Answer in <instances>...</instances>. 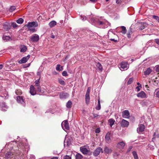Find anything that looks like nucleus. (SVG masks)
I'll return each mask as SVG.
<instances>
[{
    "instance_id": "1",
    "label": "nucleus",
    "mask_w": 159,
    "mask_h": 159,
    "mask_svg": "<svg viewBox=\"0 0 159 159\" xmlns=\"http://www.w3.org/2000/svg\"><path fill=\"white\" fill-rule=\"evenodd\" d=\"M18 149L16 151L17 155H20L22 153V155L25 154L27 153L26 152V149L28 147V145L26 144H24L22 142H20V143L17 146Z\"/></svg>"
},
{
    "instance_id": "2",
    "label": "nucleus",
    "mask_w": 159,
    "mask_h": 159,
    "mask_svg": "<svg viewBox=\"0 0 159 159\" xmlns=\"http://www.w3.org/2000/svg\"><path fill=\"white\" fill-rule=\"evenodd\" d=\"M39 39L38 35L34 34L30 37L29 41L31 43H35L38 42Z\"/></svg>"
},
{
    "instance_id": "3",
    "label": "nucleus",
    "mask_w": 159,
    "mask_h": 159,
    "mask_svg": "<svg viewBox=\"0 0 159 159\" xmlns=\"http://www.w3.org/2000/svg\"><path fill=\"white\" fill-rule=\"evenodd\" d=\"M61 125L62 129L65 131L68 130L70 129L69 123L67 120L63 121L61 123Z\"/></svg>"
},
{
    "instance_id": "4",
    "label": "nucleus",
    "mask_w": 159,
    "mask_h": 159,
    "mask_svg": "<svg viewBox=\"0 0 159 159\" xmlns=\"http://www.w3.org/2000/svg\"><path fill=\"white\" fill-rule=\"evenodd\" d=\"M120 66L119 68L122 71L126 70L128 68V65L127 62H122L121 63Z\"/></svg>"
},
{
    "instance_id": "5",
    "label": "nucleus",
    "mask_w": 159,
    "mask_h": 159,
    "mask_svg": "<svg viewBox=\"0 0 159 159\" xmlns=\"http://www.w3.org/2000/svg\"><path fill=\"white\" fill-rule=\"evenodd\" d=\"M101 152L102 153H103L102 149L100 147H98L93 152V155L95 157H97Z\"/></svg>"
},
{
    "instance_id": "6",
    "label": "nucleus",
    "mask_w": 159,
    "mask_h": 159,
    "mask_svg": "<svg viewBox=\"0 0 159 159\" xmlns=\"http://www.w3.org/2000/svg\"><path fill=\"white\" fill-rule=\"evenodd\" d=\"M30 56L28 55L27 56L23 57L20 60L18 61L19 64H22L25 63L29 59Z\"/></svg>"
},
{
    "instance_id": "7",
    "label": "nucleus",
    "mask_w": 159,
    "mask_h": 159,
    "mask_svg": "<svg viewBox=\"0 0 159 159\" xmlns=\"http://www.w3.org/2000/svg\"><path fill=\"white\" fill-rule=\"evenodd\" d=\"M137 97L142 98H146L147 96L145 93L143 91H141L137 95Z\"/></svg>"
},
{
    "instance_id": "8",
    "label": "nucleus",
    "mask_w": 159,
    "mask_h": 159,
    "mask_svg": "<svg viewBox=\"0 0 159 159\" xmlns=\"http://www.w3.org/2000/svg\"><path fill=\"white\" fill-rule=\"evenodd\" d=\"M103 153L106 155L109 154L112 152V150L111 148H109L107 146H105L103 151Z\"/></svg>"
},
{
    "instance_id": "9",
    "label": "nucleus",
    "mask_w": 159,
    "mask_h": 159,
    "mask_svg": "<svg viewBox=\"0 0 159 159\" xmlns=\"http://www.w3.org/2000/svg\"><path fill=\"white\" fill-rule=\"evenodd\" d=\"M122 116L125 118H129L130 117V113L128 110L123 111L122 112Z\"/></svg>"
},
{
    "instance_id": "10",
    "label": "nucleus",
    "mask_w": 159,
    "mask_h": 159,
    "mask_svg": "<svg viewBox=\"0 0 159 159\" xmlns=\"http://www.w3.org/2000/svg\"><path fill=\"white\" fill-rule=\"evenodd\" d=\"M16 100L18 103L22 104L24 106L25 105V102L22 96H17L16 98Z\"/></svg>"
},
{
    "instance_id": "11",
    "label": "nucleus",
    "mask_w": 159,
    "mask_h": 159,
    "mask_svg": "<svg viewBox=\"0 0 159 159\" xmlns=\"http://www.w3.org/2000/svg\"><path fill=\"white\" fill-rule=\"evenodd\" d=\"M69 96V95L66 93H61L59 94V97L61 99H64L67 98Z\"/></svg>"
},
{
    "instance_id": "12",
    "label": "nucleus",
    "mask_w": 159,
    "mask_h": 159,
    "mask_svg": "<svg viewBox=\"0 0 159 159\" xmlns=\"http://www.w3.org/2000/svg\"><path fill=\"white\" fill-rule=\"evenodd\" d=\"M148 25L146 22H140L139 24V29L140 30H142L146 28Z\"/></svg>"
},
{
    "instance_id": "13",
    "label": "nucleus",
    "mask_w": 159,
    "mask_h": 159,
    "mask_svg": "<svg viewBox=\"0 0 159 159\" xmlns=\"http://www.w3.org/2000/svg\"><path fill=\"white\" fill-rule=\"evenodd\" d=\"M145 128L144 125L141 124L139 125V127L137 129V131L138 133H140L143 131Z\"/></svg>"
},
{
    "instance_id": "14",
    "label": "nucleus",
    "mask_w": 159,
    "mask_h": 159,
    "mask_svg": "<svg viewBox=\"0 0 159 159\" xmlns=\"http://www.w3.org/2000/svg\"><path fill=\"white\" fill-rule=\"evenodd\" d=\"M38 26V24L35 22H29L26 25V26L28 28H30L31 27H36Z\"/></svg>"
},
{
    "instance_id": "15",
    "label": "nucleus",
    "mask_w": 159,
    "mask_h": 159,
    "mask_svg": "<svg viewBox=\"0 0 159 159\" xmlns=\"http://www.w3.org/2000/svg\"><path fill=\"white\" fill-rule=\"evenodd\" d=\"M129 125V122L128 121L122 119L121 123V126L124 127H127Z\"/></svg>"
},
{
    "instance_id": "16",
    "label": "nucleus",
    "mask_w": 159,
    "mask_h": 159,
    "mask_svg": "<svg viewBox=\"0 0 159 159\" xmlns=\"http://www.w3.org/2000/svg\"><path fill=\"white\" fill-rule=\"evenodd\" d=\"M71 139L66 138L64 141V146H69L71 144Z\"/></svg>"
},
{
    "instance_id": "17",
    "label": "nucleus",
    "mask_w": 159,
    "mask_h": 159,
    "mask_svg": "<svg viewBox=\"0 0 159 159\" xmlns=\"http://www.w3.org/2000/svg\"><path fill=\"white\" fill-rule=\"evenodd\" d=\"M30 92L32 95H34L36 94V91L34 89V87L33 85L30 86Z\"/></svg>"
},
{
    "instance_id": "18",
    "label": "nucleus",
    "mask_w": 159,
    "mask_h": 159,
    "mask_svg": "<svg viewBox=\"0 0 159 159\" xmlns=\"http://www.w3.org/2000/svg\"><path fill=\"white\" fill-rule=\"evenodd\" d=\"M8 107L6 105V103L5 102H3L1 104V110L4 111H7V109H8Z\"/></svg>"
},
{
    "instance_id": "19",
    "label": "nucleus",
    "mask_w": 159,
    "mask_h": 159,
    "mask_svg": "<svg viewBox=\"0 0 159 159\" xmlns=\"http://www.w3.org/2000/svg\"><path fill=\"white\" fill-rule=\"evenodd\" d=\"M107 23V22H106L105 21H100L99 20H98L97 21V24L100 25H101L103 26V28H106L107 27V26H105V25L106 24V23Z\"/></svg>"
},
{
    "instance_id": "20",
    "label": "nucleus",
    "mask_w": 159,
    "mask_h": 159,
    "mask_svg": "<svg viewBox=\"0 0 159 159\" xmlns=\"http://www.w3.org/2000/svg\"><path fill=\"white\" fill-rule=\"evenodd\" d=\"M20 51L22 52H25L27 50V48L26 46L24 45H21L20 46Z\"/></svg>"
},
{
    "instance_id": "21",
    "label": "nucleus",
    "mask_w": 159,
    "mask_h": 159,
    "mask_svg": "<svg viewBox=\"0 0 159 159\" xmlns=\"http://www.w3.org/2000/svg\"><path fill=\"white\" fill-rule=\"evenodd\" d=\"M4 28L7 30H9L11 28V26L10 24L7 22H5L3 25Z\"/></svg>"
},
{
    "instance_id": "22",
    "label": "nucleus",
    "mask_w": 159,
    "mask_h": 159,
    "mask_svg": "<svg viewBox=\"0 0 159 159\" xmlns=\"http://www.w3.org/2000/svg\"><path fill=\"white\" fill-rule=\"evenodd\" d=\"M115 120L113 119H110L108 120V124L110 125L111 127H112V126L114 125Z\"/></svg>"
},
{
    "instance_id": "23",
    "label": "nucleus",
    "mask_w": 159,
    "mask_h": 159,
    "mask_svg": "<svg viewBox=\"0 0 159 159\" xmlns=\"http://www.w3.org/2000/svg\"><path fill=\"white\" fill-rule=\"evenodd\" d=\"M80 150L81 152L84 154H87L88 152V151L86 148H80Z\"/></svg>"
},
{
    "instance_id": "24",
    "label": "nucleus",
    "mask_w": 159,
    "mask_h": 159,
    "mask_svg": "<svg viewBox=\"0 0 159 159\" xmlns=\"http://www.w3.org/2000/svg\"><path fill=\"white\" fill-rule=\"evenodd\" d=\"M110 133H108L105 136V139L107 143L109 142L110 141Z\"/></svg>"
},
{
    "instance_id": "25",
    "label": "nucleus",
    "mask_w": 159,
    "mask_h": 159,
    "mask_svg": "<svg viewBox=\"0 0 159 159\" xmlns=\"http://www.w3.org/2000/svg\"><path fill=\"white\" fill-rule=\"evenodd\" d=\"M152 72V70L150 68H148L144 72V74L145 75H149Z\"/></svg>"
},
{
    "instance_id": "26",
    "label": "nucleus",
    "mask_w": 159,
    "mask_h": 159,
    "mask_svg": "<svg viewBox=\"0 0 159 159\" xmlns=\"http://www.w3.org/2000/svg\"><path fill=\"white\" fill-rule=\"evenodd\" d=\"M57 24V22L56 21L54 20H52L51 21L49 24V26L50 27H52L54 26Z\"/></svg>"
},
{
    "instance_id": "27",
    "label": "nucleus",
    "mask_w": 159,
    "mask_h": 159,
    "mask_svg": "<svg viewBox=\"0 0 159 159\" xmlns=\"http://www.w3.org/2000/svg\"><path fill=\"white\" fill-rule=\"evenodd\" d=\"M11 156V152H9L5 155V158L6 159H8L10 158Z\"/></svg>"
},
{
    "instance_id": "28",
    "label": "nucleus",
    "mask_w": 159,
    "mask_h": 159,
    "mask_svg": "<svg viewBox=\"0 0 159 159\" xmlns=\"http://www.w3.org/2000/svg\"><path fill=\"white\" fill-rule=\"evenodd\" d=\"M96 66L100 71H102V65L100 63L98 62L97 63Z\"/></svg>"
},
{
    "instance_id": "29",
    "label": "nucleus",
    "mask_w": 159,
    "mask_h": 159,
    "mask_svg": "<svg viewBox=\"0 0 159 159\" xmlns=\"http://www.w3.org/2000/svg\"><path fill=\"white\" fill-rule=\"evenodd\" d=\"M37 87V91L39 93L41 94L44 92V91L41 89V87L39 86Z\"/></svg>"
},
{
    "instance_id": "30",
    "label": "nucleus",
    "mask_w": 159,
    "mask_h": 159,
    "mask_svg": "<svg viewBox=\"0 0 159 159\" xmlns=\"http://www.w3.org/2000/svg\"><path fill=\"white\" fill-rule=\"evenodd\" d=\"M157 138L158 140H159V134H157L156 135V133H154L153 134V137L152 138V141H154L155 138Z\"/></svg>"
},
{
    "instance_id": "31",
    "label": "nucleus",
    "mask_w": 159,
    "mask_h": 159,
    "mask_svg": "<svg viewBox=\"0 0 159 159\" xmlns=\"http://www.w3.org/2000/svg\"><path fill=\"white\" fill-rule=\"evenodd\" d=\"M72 105V102L70 101H69L66 103V107L67 108H70Z\"/></svg>"
},
{
    "instance_id": "32",
    "label": "nucleus",
    "mask_w": 159,
    "mask_h": 159,
    "mask_svg": "<svg viewBox=\"0 0 159 159\" xmlns=\"http://www.w3.org/2000/svg\"><path fill=\"white\" fill-rule=\"evenodd\" d=\"M96 109L98 110H99L101 109V105L99 99L98 101V105L96 107Z\"/></svg>"
},
{
    "instance_id": "33",
    "label": "nucleus",
    "mask_w": 159,
    "mask_h": 159,
    "mask_svg": "<svg viewBox=\"0 0 159 159\" xmlns=\"http://www.w3.org/2000/svg\"><path fill=\"white\" fill-rule=\"evenodd\" d=\"M16 22L19 24H22L24 22V20L22 18H19L16 20Z\"/></svg>"
},
{
    "instance_id": "34",
    "label": "nucleus",
    "mask_w": 159,
    "mask_h": 159,
    "mask_svg": "<svg viewBox=\"0 0 159 159\" xmlns=\"http://www.w3.org/2000/svg\"><path fill=\"white\" fill-rule=\"evenodd\" d=\"M121 28L122 30V33L123 34H125L126 32V30L125 27L124 26H121Z\"/></svg>"
},
{
    "instance_id": "35",
    "label": "nucleus",
    "mask_w": 159,
    "mask_h": 159,
    "mask_svg": "<svg viewBox=\"0 0 159 159\" xmlns=\"http://www.w3.org/2000/svg\"><path fill=\"white\" fill-rule=\"evenodd\" d=\"M132 154H133V156L134 157V159H138V155H137V153L136 152L134 151L133 152Z\"/></svg>"
},
{
    "instance_id": "36",
    "label": "nucleus",
    "mask_w": 159,
    "mask_h": 159,
    "mask_svg": "<svg viewBox=\"0 0 159 159\" xmlns=\"http://www.w3.org/2000/svg\"><path fill=\"white\" fill-rule=\"evenodd\" d=\"M82 156L79 153L76 154L75 156L76 159H82Z\"/></svg>"
},
{
    "instance_id": "37",
    "label": "nucleus",
    "mask_w": 159,
    "mask_h": 159,
    "mask_svg": "<svg viewBox=\"0 0 159 159\" xmlns=\"http://www.w3.org/2000/svg\"><path fill=\"white\" fill-rule=\"evenodd\" d=\"M58 82L64 86L65 85V83L64 81L62 79H59L58 80Z\"/></svg>"
},
{
    "instance_id": "38",
    "label": "nucleus",
    "mask_w": 159,
    "mask_h": 159,
    "mask_svg": "<svg viewBox=\"0 0 159 159\" xmlns=\"http://www.w3.org/2000/svg\"><path fill=\"white\" fill-rule=\"evenodd\" d=\"M133 80L134 79L133 78H129L127 82V84L128 85L131 84L133 82Z\"/></svg>"
},
{
    "instance_id": "39",
    "label": "nucleus",
    "mask_w": 159,
    "mask_h": 159,
    "mask_svg": "<svg viewBox=\"0 0 159 159\" xmlns=\"http://www.w3.org/2000/svg\"><path fill=\"white\" fill-rule=\"evenodd\" d=\"M90 99L89 96H85V102L86 103L88 104L89 102Z\"/></svg>"
},
{
    "instance_id": "40",
    "label": "nucleus",
    "mask_w": 159,
    "mask_h": 159,
    "mask_svg": "<svg viewBox=\"0 0 159 159\" xmlns=\"http://www.w3.org/2000/svg\"><path fill=\"white\" fill-rule=\"evenodd\" d=\"M60 66L61 65L59 64H58L57 65V66L56 67V69L58 71H60L62 70V69H60Z\"/></svg>"
},
{
    "instance_id": "41",
    "label": "nucleus",
    "mask_w": 159,
    "mask_h": 159,
    "mask_svg": "<svg viewBox=\"0 0 159 159\" xmlns=\"http://www.w3.org/2000/svg\"><path fill=\"white\" fill-rule=\"evenodd\" d=\"M16 9V7L14 6H11L9 9V11L10 12H13L14 10Z\"/></svg>"
},
{
    "instance_id": "42",
    "label": "nucleus",
    "mask_w": 159,
    "mask_h": 159,
    "mask_svg": "<svg viewBox=\"0 0 159 159\" xmlns=\"http://www.w3.org/2000/svg\"><path fill=\"white\" fill-rule=\"evenodd\" d=\"M90 90V87L88 88L87 90L86 91L85 96H89V93Z\"/></svg>"
},
{
    "instance_id": "43",
    "label": "nucleus",
    "mask_w": 159,
    "mask_h": 159,
    "mask_svg": "<svg viewBox=\"0 0 159 159\" xmlns=\"http://www.w3.org/2000/svg\"><path fill=\"white\" fill-rule=\"evenodd\" d=\"M118 144L121 146L120 148H123L125 146V144L123 142H121L118 143Z\"/></svg>"
},
{
    "instance_id": "44",
    "label": "nucleus",
    "mask_w": 159,
    "mask_h": 159,
    "mask_svg": "<svg viewBox=\"0 0 159 159\" xmlns=\"http://www.w3.org/2000/svg\"><path fill=\"white\" fill-rule=\"evenodd\" d=\"M80 17H81V19L83 21H84L85 20H88V16L86 17L84 16H82V15L80 16Z\"/></svg>"
},
{
    "instance_id": "45",
    "label": "nucleus",
    "mask_w": 159,
    "mask_h": 159,
    "mask_svg": "<svg viewBox=\"0 0 159 159\" xmlns=\"http://www.w3.org/2000/svg\"><path fill=\"white\" fill-rule=\"evenodd\" d=\"M35 83L36 86H39V78L35 81Z\"/></svg>"
},
{
    "instance_id": "46",
    "label": "nucleus",
    "mask_w": 159,
    "mask_h": 159,
    "mask_svg": "<svg viewBox=\"0 0 159 159\" xmlns=\"http://www.w3.org/2000/svg\"><path fill=\"white\" fill-rule=\"evenodd\" d=\"M152 17L153 19H155L159 22V17L156 16H153Z\"/></svg>"
},
{
    "instance_id": "47",
    "label": "nucleus",
    "mask_w": 159,
    "mask_h": 159,
    "mask_svg": "<svg viewBox=\"0 0 159 159\" xmlns=\"http://www.w3.org/2000/svg\"><path fill=\"white\" fill-rule=\"evenodd\" d=\"M16 93L17 95H20L21 94V90H17L16 91Z\"/></svg>"
},
{
    "instance_id": "48",
    "label": "nucleus",
    "mask_w": 159,
    "mask_h": 159,
    "mask_svg": "<svg viewBox=\"0 0 159 159\" xmlns=\"http://www.w3.org/2000/svg\"><path fill=\"white\" fill-rule=\"evenodd\" d=\"M62 74L63 76H66L68 75L66 71H64L62 72Z\"/></svg>"
},
{
    "instance_id": "49",
    "label": "nucleus",
    "mask_w": 159,
    "mask_h": 159,
    "mask_svg": "<svg viewBox=\"0 0 159 159\" xmlns=\"http://www.w3.org/2000/svg\"><path fill=\"white\" fill-rule=\"evenodd\" d=\"M63 159H71V157L68 155H66L64 157Z\"/></svg>"
},
{
    "instance_id": "50",
    "label": "nucleus",
    "mask_w": 159,
    "mask_h": 159,
    "mask_svg": "<svg viewBox=\"0 0 159 159\" xmlns=\"http://www.w3.org/2000/svg\"><path fill=\"white\" fill-rule=\"evenodd\" d=\"M132 32L131 31V30H130V31H129L128 32V33L127 34V36L128 38H129L130 37V35L132 34Z\"/></svg>"
},
{
    "instance_id": "51",
    "label": "nucleus",
    "mask_w": 159,
    "mask_h": 159,
    "mask_svg": "<svg viewBox=\"0 0 159 159\" xmlns=\"http://www.w3.org/2000/svg\"><path fill=\"white\" fill-rule=\"evenodd\" d=\"M10 38L8 36H5L3 37V40H9Z\"/></svg>"
},
{
    "instance_id": "52",
    "label": "nucleus",
    "mask_w": 159,
    "mask_h": 159,
    "mask_svg": "<svg viewBox=\"0 0 159 159\" xmlns=\"http://www.w3.org/2000/svg\"><path fill=\"white\" fill-rule=\"evenodd\" d=\"M92 114L93 115V117L94 118H97V117H98V116H100V115L97 114H95L94 113H92Z\"/></svg>"
},
{
    "instance_id": "53",
    "label": "nucleus",
    "mask_w": 159,
    "mask_h": 159,
    "mask_svg": "<svg viewBox=\"0 0 159 159\" xmlns=\"http://www.w3.org/2000/svg\"><path fill=\"white\" fill-rule=\"evenodd\" d=\"M118 155L119 154L116 152H115L113 155V157L115 158H116Z\"/></svg>"
},
{
    "instance_id": "54",
    "label": "nucleus",
    "mask_w": 159,
    "mask_h": 159,
    "mask_svg": "<svg viewBox=\"0 0 159 159\" xmlns=\"http://www.w3.org/2000/svg\"><path fill=\"white\" fill-rule=\"evenodd\" d=\"M121 2V0H116V3L117 4H120Z\"/></svg>"
},
{
    "instance_id": "55",
    "label": "nucleus",
    "mask_w": 159,
    "mask_h": 159,
    "mask_svg": "<svg viewBox=\"0 0 159 159\" xmlns=\"http://www.w3.org/2000/svg\"><path fill=\"white\" fill-rule=\"evenodd\" d=\"M11 25L14 28H15L17 26V25L15 23H12Z\"/></svg>"
},
{
    "instance_id": "56",
    "label": "nucleus",
    "mask_w": 159,
    "mask_h": 159,
    "mask_svg": "<svg viewBox=\"0 0 159 159\" xmlns=\"http://www.w3.org/2000/svg\"><path fill=\"white\" fill-rule=\"evenodd\" d=\"M132 148H133L132 146H130L129 148L128 149V150L127 151V152H129L131 150Z\"/></svg>"
},
{
    "instance_id": "57",
    "label": "nucleus",
    "mask_w": 159,
    "mask_h": 159,
    "mask_svg": "<svg viewBox=\"0 0 159 159\" xmlns=\"http://www.w3.org/2000/svg\"><path fill=\"white\" fill-rule=\"evenodd\" d=\"M156 95L157 97L159 98V90L156 92Z\"/></svg>"
},
{
    "instance_id": "58",
    "label": "nucleus",
    "mask_w": 159,
    "mask_h": 159,
    "mask_svg": "<svg viewBox=\"0 0 159 159\" xmlns=\"http://www.w3.org/2000/svg\"><path fill=\"white\" fill-rule=\"evenodd\" d=\"M95 132L96 133H99L100 132V130L99 129V128L95 130Z\"/></svg>"
},
{
    "instance_id": "59",
    "label": "nucleus",
    "mask_w": 159,
    "mask_h": 159,
    "mask_svg": "<svg viewBox=\"0 0 159 159\" xmlns=\"http://www.w3.org/2000/svg\"><path fill=\"white\" fill-rule=\"evenodd\" d=\"M156 70L157 72H159V65L156 66Z\"/></svg>"
},
{
    "instance_id": "60",
    "label": "nucleus",
    "mask_w": 159,
    "mask_h": 159,
    "mask_svg": "<svg viewBox=\"0 0 159 159\" xmlns=\"http://www.w3.org/2000/svg\"><path fill=\"white\" fill-rule=\"evenodd\" d=\"M156 43L159 45V39H155Z\"/></svg>"
},
{
    "instance_id": "61",
    "label": "nucleus",
    "mask_w": 159,
    "mask_h": 159,
    "mask_svg": "<svg viewBox=\"0 0 159 159\" xmlns=\"http://www.w3.org/2000/svg\"><path fill=\"white\" fill-rule=\"evenodd\" d=\"M29 28V30H30L31 31H32V32H35V29L34 28Z\"/></svg>"
},
{
    "instance_id": "62",
    "label": "nucleus",
    "mask_w": 159,
    "mask_h": 159,
    "mask_svg": "<svg viewBox=\"0 0 159 159\" xmlns=\"http://www.w3.org/2000/svg\"><path fill=\"white\" fill-rule=\"evenodd\" d=\"M30 157L31 159H35V156L33 155H31L30 156Z\"/></svg>"
},
{
    "instance_id": "63",
    "label": "nucleus",
    "mask_w": 159,
    "mask_h": 159,
    "mask_svg": "<svg viewBox=\"0 0 159 159\" xmlns=\"http://www.w3.org/2000/svg\"><path fill=\"white\" fill-rule=\"evenodd\" d=\"M140 87L139 86H138L136 88V89L137 90V91H139L140 90Z\"/></svg>"
},
{
    "instance_id": "64",
    "label": "nucleus",
    "mask_w": 159,
    "mask_h": 159,
    "mask_svg": "<svg viewBox=\"0 0 159 159\" xmlns=\"http://www.w3.org/2000/svg\"><path fill=\"white\" fill-rule=\"evenodd\" d=\"M40 75H41V72L40 71H38L37 72V75L38 76H39L40 77Z\"/></svg>"
}]
</instances>
